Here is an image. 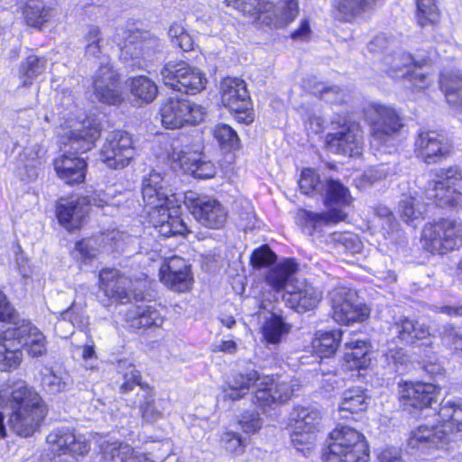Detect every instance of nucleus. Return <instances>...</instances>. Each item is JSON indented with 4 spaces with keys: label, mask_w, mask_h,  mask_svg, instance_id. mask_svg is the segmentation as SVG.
Wrapping results in <instances>:
<instances>
[{
    "label": "nucleus",
    "mask_w": 462,
    "mask_h": 462,
    "mask_svg": "<svg viewBox=\"0 0 462 462\" xmlns=\"http://www.w3.org/2000/svg\"><path fill=\"white\" fill-rule=\"evenodd\" d=\"M58 134L64 154L54 161L55 171L67 184L81 183L85 180L88 164L71 152H86L91 150L100 136V130L91 125L81 109L71 104L60 112Z\"/></svg>",
    "instance_id": "obj_1"
},
{
    "label": "nucleus",
    "mask_w": 462,
    "mask_h": 462,
    "mask_svg": "<svg viewBox=\"0 0 462 462\" xmlns=\"http://www.w3.org/2000/svg\"><path fill=\"white\" fill-rule=\"evenodd\" d=\"M142 194L149 222L159 234L168 237L189 232L181 218L182 196L172 191L168 175L152 171L143 180Z\"/></svg>",
    "instance_id": "obj_2"
},
{
    "label": "nucleus",
    "mask_w": 462,
    "mask_h": 462,
    "mask_svg": "<svg viewBox=\"0 0 462 462\" xmlns=\"http://www.w3.org/2000/svg\"><path fill=\"white\" fill-rule=\"evenodd\" d=\"M436 180L429 183L425 190L428 202L422 201L416 190H410L408 194H402L398 206L400 217L408 225L416 226L424 219L431 204L440 208H462V192L457 185L462 180V173L457 166L441 170Z\"/></svg>",
    "instance_id": "obj_3"
},
{
    "label": "nucleus",
    "mask_w": 462,
    "mask_h": 462,
    "mask_svg": "<svg viewBox=\"0 0 462 462\" xmlns=\"http://www.w3.org/2000/svg\"><path fill=\"white\" fill-rule=\"evenodd\" d=\"M0 408L11 410L8 423L22 437L33 434L46 415L42 397L23 380L0 391Z\"/></svg>",
    "instance_id": "obj_4"
},
{
    "label": "nucleus",
    "mask_w": 462,
    "mask_h": 462,
    "mask_svg": "<svg viewBox=\"0 0 462 462\" xmlns=\"http://www.w3.org/2000/svg\"><path fill=\"white\" fill-rule=\"evenodd\" d=\"M297 271L298 263L293 259H285L267 272L265 282L275 292H282L288 307L306 312L319 305L322 292L305 279L296 278Z\"/></svg>",
    "instance_id": "obj_5"
},
{
    "label": "nucleus",
    "mask_w": 462,
    "mask_h": 462,
    "mask_svg": "<svg viewBox=\"0 0 462 462\" xmlns=\"http://www.w3.org/2000/svg\"><path fill=\"white\" fill-rule=\"evenodd\" d=\"M252 386L255 389L254 402L262 407L263 411L265 407L288 401L296 391L292 382L282 378L274 380L272 376L259 375L256 371L252 370L245 374L235 375L228 381L223 387V397L232 401L239 400Z\"/></svg>",
    "instance_id": "obj_6"
},
{
    "label": "nucleus",
    "mask_w": 462,
    "mask_h": 462,
    "mask_svg": "<svg viewBox=\"0 0 462 462\" xmlns=\"http://www.w3.org/2000/svg\"><path fill=\"white\" fill-rule=\"evenodd\" d=\"M100 40L99 29L96 26L89 27L85 36V55L88 59L98 60L100 63L93 79L94 94L102 103L116 105L122 101L118 76L110 66L107 57L101 55Z\"/></svg>",
    "instance_id": "obj_7"
},
{
    "label": "nucleus",
    "mask_w": 462,
    "mask_h": 462,
    "mask_svg": "<svg viewBox=\"0 0 462 462\" xmlns=\"http://www.w3.org/2000/svg\"><path fill=\"white\" fill-rule=\"evenodd\" d=\"M364 114L371 127V148L378 152L392 153L402 126L396 111L383 104L371 103L365 107Z\"/></svg>",
    "instance_id": "obj_8"
},
{
    "label": "nucleus",
    "mask_w": 462,
    "mask_h": 462,
    "mask_svg": "<svg viewBox=\"0 0 462 462\" xmlns=\"http://www.w3.org/2000/svg\"><path fill=\"white\" fill-rule=\"evenodd\" d=\"M352 197L348 189L339 180H328L325 191V204L329 208L327 212L316 213L304 210L300 215L303 231L313 236L323 227L346 219L347 214L342 208L334 207H346L352 203Z\"/></svg>",
    "instance_id": "obj_9"
},
{
    "label": "nucleus",
    "mask_w": 462,
    "mask_h": 462,
    "mask_svg": "<svg viewBox=\"0 0 462 462\" xmlns=\"http://www.w3.org/2000/svg\"><path fill=\"white\" fill-rule=\"evenodd\" d=\"M228 6L273 28L290 24L299 14L297 0H226Z\"/></svg>",
    "instance_id": "obj_10"
},
{
    "label": "nucleus",
    "mask_w": 462,
    "mask_h": 462,
    "mask_svg": "<svg viewBox=\"0 0 462 462\" xmlns=\"http://www.w3.org/2000/svg\"><path fill=\"white\" fill-rule=\"evenodd\" d=\"M325 462H367L368 446L362 433L353 428L338 426L330 433Z\"/></svg>",
    "instance_id": "obj_11"
},
{
    "label": "nucleus",
    "mask_w": 462,
    "mask_h": 462,
    "mask_svg": "<svg viewBox=\"0 0 462 462\" xmlns=\"http://www.w3.org/2000/svg\"><path fill=\"white\" fill-rule=\"evenodd\" d=\"M381 62L383 69L391 77H398V73L406 69L404 77L416 90H423L433 82V76L423 70V67L428 64L427 59L417 60L410 53L398 50L388 51Z\"/></svg>",
    "instance_id": "obj_12"
},
{
    "label": "nucleus",
    "mask_w": 462,
    "mask_h": 462,
    "mask_svg": "<svg viewBox=\"0 0 462 462\" xmlns=\"http://www.w3.org/2000/svg\"><path fill=\"white\" fill-rule=\"evenodd\" d=\"M422 242L425 250L444 254L462 246V223L441 219L424 227Z\"/></svg>",
    "instance_id": "obj_13"
},
{
    "label": "nucleus",
    "mask_w": 462,
    "mask_h": 462,
    "mask_svg": "<svg viewBox=\"0 0 462 462\" xmlns=\"http://www.w3.org/2000/svg\"><path fill=\"white\" fill-rule=\"evenodd\" d=\"M162 125L168 129H180L203 121L206 108L189 99L170 97L161 106Z\"/></svg>",
    "instance_id": "obj_14"
},
{
    "label": "nucleus",
    "mask_w": 462,
    "mask_h": 462,
    "mask_svg": "<svg viewBox=\"0 0 462 462\" xmlns=\"http://www.w3.org/2000/svg\"><path fill=\"white\" fill-rule=\"evenodd\" d=\"M320 419L319 411L312 406L294 410L291 439L293 447L304 457H310L314 451Z\"/></svg>",
    "instance_id": "obj_15"
},
{
    "label": "nucleus",
    "mask_w": 462,
    "mask_h": 462,
    "mask_svg": "<svg viewBox=\"0 0 462 462\" xmlns=\"http://www.w3.org/2000/svg\"><path fill=\"white\" fill-rule=\"evenodd\" d=\"M117 43L121 49V59L139 69H146L154 55L162 49L161 41L147 32H128L125 41Z\"/></svg>",
    "instance_id": "obj_16"
},
{
    "label": "nucleus",
    "mask_w": 462,
    "mask_h": 462,
    "mask_svg": "<svg viewBox=\"0 0 462 462\" xmlns=\"http://www.w3.org/2000/svg\"><path fill=\"white\" fill-rule=\"evenodd\" d=\"M163 83L171 88L195 95L206 88L208 79L199 69L184 61H170L161 71Z\"/></svg>",
    "instance_id": "obj_17"
},
{
    "label": "nucleus",
    "mask_w": 462,
    "mask_h": 462,
    "mask_svg": "<svg viewBox=\"0 0 462 462\" xmlns=\"http://www.w3.org/2000/svg\"><path fill=\"white\" fill-rule=\"evenodd\" d=\"M330 304L332 319L340 325L363 322L370 314L356 292L346 287H338L330 292Z\"/></svg>",
    "instance_id": "obj_18"
},
{
    "label": "nucleus",
    "mask_w": 462,
    "mask_h": 462,
    "mask_svg": "<svg viewBox=\"0 0 462 462\" xmlns=\"http://www.w3.org/2000/svg\"><path fill=\"white\" fill-rule=\"evenodd\" d=\"M139 244V238L118 230H113L101 235L97 239L88 238L78 242L76 251L83 262H88L96 257L100 250L132 253L135 249V245Z\"/></svg>",
    "instance_id": "obj_19"
},
{
    "label": "nucleus",
    "mask_w": 462,
    "mask_h": 462,
    "mask_svg": "<svg viewBox=\"0 0 462 462\" xmlns=\"http://www.w3.org/2000/svg\"><path fill=\"white\" fill-rule=\"evenodd\" d=\"M220 99L239 123L249 125L254 121L251 99L243 79H224L220 84Z\"/></svg>",
    "instance_id": "obj_20"
},
{
    "label": "nucleus",
    "mask_w": 462,
    "mask_h": 462,
    "mask_svg": "<svg viewBox=\"0 0 462 462\" xmlns=\"http://www.w3.org/2000/svg\"><path fill=\"white\" fill-rule=\"evenodd\" d=\"M131 135L121 130L109 133L100 151L101 161L111 169H122L134 158Z\"/></svg>",
    "instance_id": "obj_21"
},
{
    "label": "nucleus",
    "mask_w": 462,
    "mask_h": 462,
    "mask_svg": "<svg viewBox=\"0 0 462 462\" xmlns=\"http://www.w3.org/2000/svg\"><path fill=\"white\" fill-rule=\"evenodd\" d=\"M326 145L329 152L356 157L361 155L364 147L363 132L359 124L345 122L336 132L326 136Z\"/></svg>",
    "instance_id": "obj_22"
},
{
    "label": "nucleus",
    "mask_w": 462,
    "mask_h": 462,
    "mask_svg": "<svg viewBox=\"0 0 462 462\" xmlns=\"http://www.w3.org/2000/svg\"><path fill=\"white\" fill-rule=\"evenodd\" d=\"M450 443V434L447 429H442L437 419L432 424H420L413 429L407 439V446L411 449L420 452L448 449Z\"/></svg>",
    "instance_id": "obj_23"
},
{
    "label": "nucleus",
    "mask_w": 462,
    "mask_h": 462,
    "mask_svg": "<svg viewBox=\"0 0 462 462\" xmlns=\"http://www.w3.org/2000/svg\"><path fill=\"white\" fill-rule=\"evenodd\" d=\"M185 199L192 216L199 224L211 229L224 226L227 210L218 200L207 196L195 197L193 193L186 195Z\"/></svg>",
    "instance_id": "obj_24"
},
{
    "label": "nucleus",
    "mask_w": 462,
    "mask_h": 462,
    "mask_svg": "<svg viewBox=\"0 0 462 462\" xmlns=\"http://www.w3.org/2000/svg\"><path fill=\"white\" fill-rule=\"evenodd\" d=\"M46 440L51 450L59 453L54 462H69L61 457L62 455L69 456L74 460L78 456L87 455L90 449L85 436L76 435L69 428L54 430L47 436Z\"/></svg>",
    "instance_id": "obj_25"
},
{
    "label": "nucleus",
    "mask_w": 462,
    "mask_h": 462,
    "mask_svg": "<svg viewBox=\"0 0 462 462\" xmlns=\"http://www.w3.org/2000/svg\"><path fill=\"white\" fill-rule=\"evenodd\" d=\"M159 277L168 289L176 292L189 291L193 284L190 264L176 255L163 260L160 266Z\"/></svg>",
    "instance_id": "obj_26"
},
{
    "label": "nucleus",
    "mask_w": 462,
    "mask_h": 462,
    "mask_svg": "<svg viewBox=\"0 0 462 462\" xmlns=\"http://www.w3.org/2000/svg\"><path fill=\"white\" fill-rule=\"evenodd\" d=\"M199 143L184 147H174L171 158L178 162L181 169L197 179H210L216 174L215 165L208 161H204L200 154Z\"/></svg>",
    "instance_id": "obj_27"
},
{
    "label": "nucleus",
    "mask_w": 462,
    "mask_h": 462,
    "mask_svg": "<svg viewBox=\"0 0 462 462\" xmlns=\"http://www.w3.org/2000/svg\"><path fill=\"white\" fill-rule=\"evenodd\" d=\"M109 198L106 194H96L91 198L84 197L77 200L60 202L57 207V217L60 225L68 230L79 228L82 218L88 210L84 205H94L103 207L108 205Z\"/></svg>",
    "instance_id": "obj_28"
},
{
    "label": "nucleus",
    "mask_w": 462,
    "mask_h": 462,
    "mask_svg": "<svg viewBox=\"0 0 462 462\" xmlns=\"http://www.w3.org/2000/svg\"><path fill=\"white\" fill-rule=\"evenodd\" d=\"M440 389L433 383L404 382L399 384L400 400L404 406L416 409L430 407L437 402Z\"/></svg>",
    "instance_id": "obj_29"
},
{
    "label": "nucleus",
    "mask_w": 462,
    "mask_h": 462,
    "mask_svg": "<svg viewBox=\"0 0 462 462\" xmlns=\"http://www.w3.org/2000/svg\"><path fill=\"white\" fill-rule=\"evenodd\" d=\"M13 331H15V341L19 349L23 347L32 357L42 356L47 352V340L44 334L31 321L18 320L11 322Z\"/></svg>",
    "instance_id": "obj_30"
},
{
    "label": "nucleus",
    "mask_w": 462,
    "mask_h": 462,
    "mask_svg": "<svg viewBox=\"0 0 462 462\" xmlns=\"http://www.w3.org/2000/svg\"><path fill=\"white\" fill-rule=\"evenodd\" d=\"M450 151V143L435 132H422L415 142V152L428 164L435 163L447 157Z\"/></svg>",
    "instance_id": "obj_31"
},
{
    "label": "nucleus",
    "mask_w": 462,
    "mask_h": 462,
    "mask_svg": "<svg viewBox=\"0 0 462 462\" xmlns=\"http://www.w3.org/2000/svg\"><path fill=\"white\" fill-rule=\"evenodd\" d=\"M131 281L113 268L103 269L99 273V288L112 301L128 302L131 299Z\"/></svg>",
    "instance_id": "obj_32"
},
{
    "label": "nucleus",
    "mask_w": 462,
    "mask_h": 462,
    "mask_svg": "<svg viewBox=\"0 0 462 462\" xmlns=\"http://www.w3.org/2000/svg\"><path fill=\"white\" fill-rule=\"evenodd\" d=\"M105 462H156L144 454L135 452L129 445L100 437L97 440Z\"/></svg>",
    "instance_id": "obj_33"
},
{
    "label": "nucleus",
    "mask_w": 462,
    "mask_h": 462,
    "mask_svg": "<svg viewBox=\"0 0 462 462\" xmlns=\"http://www.w3.org/2000/svg\"><path fill=\"white\" fill-rule=\"evenodd\" d=\"M343 366L349 371L365 369L371 363V346L369 342L353 334L344 344Z\"/></svg>",
    "instance_id": "obj_34"
},
{
    "label": "nucleus",
    "mask_w": 462,
    "mask_h": 462,
    "mask_svg": "<svg viewBox=\"0 0 462 462\" xmlns=\"http://www.w3.org/2000/svg\"><path fill=\"white\" fill-rule=\"evenodd\" d=\"M435 417L442 429L448 430L452 442L453 433L462 430V399L443 400Z\"/></svg>",
    "instance_id": "obj_35"
},
{
    "label": "nucleus",
    "mask_w": 462,
    "mask_h": 462,
    "mask_svg": "<svg viewBox=\"0 0 462 462\" xmlns=\"http://www.w3.org/2000/svg\"><path fill=\"white\" fill-rule=\"evenodd\" d=\"M15 331L7 327L0 329V370L8 371L19 366L23 354L15 341Z\"/></svg>",
    "instance_id": "obj_36"
},
{
    "label": "nucleus",
    "mask_w": 462,
    "mask_h": 462,
    "mask_svg": "<svg viewBox=\"0 0 462 462\" xmlns=\"http://www.w3.org/2000/svg\"><path fill=\"white\" fill-rule=\"evenodd\" d=\"M127 321L133 328L160 327L163 323V316L156 308V304H141L135 306L127 314Z\"/></svg>",
    "instance_id": "obj_37"
},
{
    "label": "nucleus",
    "mask_w": 462,
    "mask_h": 462,
    "mask_svg": "<svg viewBox=\"0 0 462 462\" xmlns=\"http://www.w3.org/2000/svg\"><path fill=\"white\" fill-rule=\"evenodd\" d=\"M439 86L450 106L458 113H462V74L458 70L442 71Z\"/></svg>",
    "instance_id": "obj_38"
},
{
    "label": "nucleus",
    "mask_w": 462,
    "mask_h": 462,
    "mask_svg": "<svg viewBox=\"0 0 462 462\" xmlns=\"http://www.w3.org/2000/svg\"><path fill=\"white\" fill-rule=\"evenodd\" d=\"M291 326L283 318L271 313L262 326V335L267 344H279L291 331Z\"/></svg>",
    "instance_id": "obj_39"
},
{
    "label": "nucleus",
    "mask_w": 462,
    "mask_h": 462,
    "mask_svg": "<svg viewBox=\"0 0 462 462\" xmlns=\"http://www.w3.org/2000/svg\"><path fill=\"white\" fill-rule=\"evenodd\" d=\"M393 329L398 334L400 340L406 344H414L416 339H425L430 336L428 327L407 318H402L395 322Z\"/></svg>",
    "instance_id": "obj_40"
},
{
    "label": "nucleus",
    "mask_w": 462,
    "mask_h": 462,
    "mask_svg": "<svg viewBox=\"0 0 462 462\" xmlns=\"http://www.w3.org/2000/svg\"><path fill=\"white\" fill-rule=\"evenodd\" d=\"M341 338L342 331L340 329L318 331L311 343L313 351L320 357H330L337 349Z\"/></svg>",
    "instance_id": "obj_41"
},
{
    "label": "nucleus",
    "mask_w": 462,
    "mask_h": 462,
    "mask_svg": "<svg viewBox=\"0 0 462 462\" xmlns=\"http://www.w3.org/2000/svg\"><path fill=\"white\" fill-rule=\"evenodd\" d=\"M117 369L123 381L120 384L122 393H128L136 386H139L144 393L148 394L151 392V388L147 384L144 385L141 383V374L131 362L119 361Z\"/></svg>",
    "instance_id": "obj_42"
},
{
    "label": "nucleus",
    "mask_w": 462,
    "mask_h": 462,
    "mask_svg": "<svg viewBox=\"0 0 462 462\" xmlns=\"http://www.w3.org/2000/svg\"><path fill=\"white\" fill-rule=\"evenodd\" d=\"M370 402V397L361 387H353L343 393L339 404L340 411L360 413L365 411Z\"/></svg>",
    "instance_id": "obj_43"
},
{
    "label": "nucleus",
    "mask_w": 462,
    "mask_h": 462,
    "mask_svg": "<svg viewBox=\"0 0 462 462\" xmlns=\"http://www.w3.org/2000/svg\"><path fill=\"white\" fill-rule=\"evenodd\" d=\"M132 96L138 104L151 103L158 94L156 84L146 76H138L129 80Z\"/></svg>",
    "instance_id": "obj_44"
},
{
    "label": "nucleus",
    "mask_w": 462,
    "mask_h": 462,
    "mask_svg": "<svg viewBox=\"0 0 462 462\" xmlns=\"http://www.w3.org/2000/svg\"><path fill=\"white\" fill-rule=\"evenodd\" d=\"M51 9L46 7L42 0H27L23 14L29 26L41 28L51 17Z\"/></svg>",
    "instance_id": "obj_45"
},
{
    "label": "nucleus",
    "mask_w": 462,
    "mask_h": 462,
    "mask_svg": "<svg viewBox=\"0 0 462 462\" xmlns=\"http://www.w3.org/2000/svg\"><path fill=\"white\" fill-rule=\"evenodd\" d=\"M47 60L38 56H29L20 65V79L23 86L31 85L32 80L45 72Z\"/></svg>",
    "instance_id": "obj_46"
},
{
    "label": "nucleus",
    "mask_w": 462,
    "mask_h": 462,
    "mask_svg": "<svg viewBox=\"0 0 462 462\" xmlns=\"http://www.w3.org/2000/svg\"><path fill=\"white\" fill-rule=\"evenodd\" d=\"M211 132L221 149L231 151L239 147V137L230 125L217 124Z\"/></svg>",
    "instance_id": "obj_47"
},
{
    "label": "nucleus",
    "mask_w": 462,
    "mask_h": 462,
    "mask_svg": "<svg viewBox=\"0 0 462 462\" xmlns=\"http://www.w3.org/2000/svg\"><path fill=\"white\" fill-rule=\"evenodd\" d=\"M439 12L435 0H417V20L420 26L439 21Z\"/></svg>",
    "instance_id": "obj_48"
},
{
    "label": "nucleus",
    "mask_w": 462,
    "mask_h": 462,
    "mask_svg": "<svg viewBox=\"0 0 462 462\" xmlns=\"http://www.w3.org/2000/svg\"><path fill=\"white\" fill-rule=\"evenodd\" d=\"M315 96H320L325 101L334 104L345 102V94L338 87H327L322 82H316L313 86H305Z\"/></svg>",
    "instance_id": "obj_49"
},
{
    "label": "nucleus",
    "mask_w": 462,
    "mask_h": 462,
    "mask_svg": "<svg viewBox=\"0 0 462 462\" xmlns=\"http://www.w3.org/2000/svg\"><path fill=\"white\" fill-rule=\"evenodd\" d=\"M72 385V380L69 374L58 375L49 372L42 377V386L50 393H59L67 391Z\"/></svg>",
    "instance_id": "obj_50"
},
{
    "label": "nucleus",
    "mask_w": 462,
    "mask_h": 462,
    "mask_svg": "<svg viewBox=\"0 0 462 462\" xmlns=\"http://www.w3.org/2000/svg\"><path fill=\"white\" fill-rule=\"evenodd\" d=\"M169 37L171 42L182 51H189L194 49V40L180 23H173L169 29Z\"/></svg>",
    "instance_id": "obj_51"
},
{
    "label": "nucleus",
    "mask_w": 462,
    "mask_h": 462,
    "mask_svg": "<svg viewBox=\"0 0 462 462\" xmlns=\"http://www.w3.org/2000/svg\"><path fill=\"white\" fill-rule=\"evenodd\" d=\"M440 337L442 344L449 348L455 356L462 359V336L455 328L445 326L440 332Z\"/></svg>",
    "instance_id": "obj_52"
},
{
    "label": "nucleus",
    "mask_w": 462,
    "mask_h": 462,
    "mask_svg": "<svg viewBox=\"0 0 462 462\" xmlns=\"http://www.w3.org/2000/svg\"><path fill=\"white\" fill-rule=\"evenodd\" d=\"M333 239L337 242L338 251H344L351 254H360L363 250V244L359 238L353 234H333Z\"/></svg>",
    "instance_id": "obj_53"
},
{
    "label": "nucleus",
    "mask_w": 462,
    "mask_h": 462,
    "mask_svg": "<svg viewBox=\"0 0 462 462\" xmlns=\"http://www.w3.org/2000/svg\"><path fill=\"white\" fill-rule=\"evenodd\" d=\"M380 0H340L338 10L345 15H356L373 8Z\"/></svg>",
    "instance_id": "obj_54"
},
{
    "label": "nucleus",
    "mask_w": 462,
    "mask_h": 462,
    "mask_svg": "<svg viewBox=\"0 0 462 462\" xmlns=\"http://www.w3.org/2000/svg\"><path fill=\"white\" fill-rule=\"evenodd\" d=\"M60 316L61 319L58 323L59 326H61L65 321H69L72 327L82 328L88 324V319L84 315L82 309L74 303L68 310L60 313Z\"/></svg>",
    "instance_id": "obj_55"
},
{
    "label": "nucleus",
    "mask_w": 462,
    "mask_h": 462,
    "mask_svg": "<svg viewBox=\"0 0 462 462\" xmlns=\"http://www.w3.org/2000/svg\"><path fill=\"white\" fill-rule=\"evenodd\" d=\"M299 186L302 193L311 194L319 189V176L311 169H304L301 171Z\"/></svg>",
    "instance_id": "obj_56"
},
{
    "label": "nucleus",
    "mask_w": 462,
    "mask_h": 462,
    "mask_svg": "<svg viewBox=\"0 0 462 462\" xmlns=\"http://www.w3.org/2000/svg\"><path fill=\"white\" fill-rule=\"evenodd\" d=\"M374 212V216L382 221L383 229L391 236L398 226L393 212L383 205L376 206Z\"/></svg>",
    "instance_id": "obj_57"
},
{
    "label": "nucleus",
    "mask_w": 462,
    "mask_h": 462,
    "mask_svg": "<svg viewBox=\"0 0 462 462\" xmlns=\"http://www.w3.org/2000/svg\"><path fill=\"white\" fill-rule=\"evenodd\" d=\"M390 169L386 164H380L366 171L359 180L358 187H366L373 185L375 181L383 180L388 176Z\"/></svg>",
    "instance_id": "obj_58"
},
{
    "label": "nucleus",
    "mask_w": 462,
    "mask_h": 462,
    "mask_svg": "<svg viewBox=\"0 0 462 462\" xmlns=\"http://www.w3.org/2000/svg\"><path fill=\"white\" fill-rule=\"evenodd\" d=\"M275 254L267 245L260 246L254 250L251 255V264L254 268H261L271 264L275 261Z\"/></svg>",
    "instance_id": "obj_59"
},
{
    "label": "nucleus",
    "mask_w": 462,
    "mask_h": 462,
    "mask_svg": "<svg viewBox=\"0 0 462 462\" xmlns=\"http://www.w3.org/2000/svg\"><path fill=\"white\" fill-rule=\"evenodd\" d=\"M145 401L141 404L140 410L143 419L146 420H155L161 417L162 411L157 408V405L152 399V391L147 394L143 393Z\"/></svg>",
    "instance_id": "obj_60"
},
{
    "label": "nucleus",
    "mask_w": 462,
    "mask_h": 462,
    "mask_svg": "<svg viewBox=\"0 0 462 462\" xmlns=\"http://www.w3.org/2000/svg\"><path fill=\"white\" fill-rule=\"evenodd\" d=\"M221 441L225 448L231 453L241 454L244 450L245 443L236 433L231 431L225 432Z\"/></svg>",
    "instance_id": "obj_61"
},
{
    "label": "nucleus",
    "mask_w": 462,
    "mask_h": 462,
    "mask_svg": "<svg viewBox=\"0 0 462 462\" xmlns=\"http://www.w3.org/2000/svg\"><path fill=\"white\" fill-rule=\"evenodd\" d=\"M384 356L388 364L393 366L395 372H399V365H402L408 360L406 354L403 352L402 348L399 346L393 348L389 347Z\"/></svg>",
    "instance_id": "obj_62"
},
{
    "label": "nucleus",
    "mask_w": 462,
    "mask_h": 462,
    "mask_svg": "<svg viewBox=\"0 0 462 462\" xmlns=\"http://www.w3.org/2000/svg\"><path fill=\"white\" fill-rule=\"evenodd\" d=\"M42 151L38 146H33L32 150L26 149V151L23 153V156L27 158V160L24 162V166L26 169H28L29 173L28 177L33 178L36 176L35 167H36V161L37 159L42 157Z\"/></svg>",
    "instance_id": "obj_63"
},
{
    "label": "nucleus",
    "mask_w": 462,
    "mask_h": 462,
    "mask_svg": "<svg viewBox=\"0 0 462 462\" xmlns=\"http://www.w3.org/2000/svg\"><path fill=\"white\" fill-rule=\"evenodd\" d=\"M74 354L80 352V356L85 362L86 368L93 369L97 361L96 352L93 345H85L84 346H75L73 350Z\"/></svg>",
    "instance_id": "obj_64"
}]
</instances>
